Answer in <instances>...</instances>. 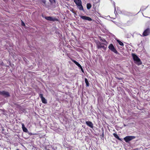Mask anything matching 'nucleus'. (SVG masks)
<instances>
[{
    "instance_id": "nucleus-1",
    "label": "nucleus",
    "mask_w": 150,
    "mask_h": 150,
    "mask_svg": "<svg viewBox=\"0 0 150 150\" xmlns=\"http://www.w3.org/2000/svg\"><path fill=\"white\" fill-rule=\"evenodd\" d=\"M132 55L135 63L138 65H141L142 64L140 59L136 54H132Z\"/></svg>"
},
{
    "instance_id": "nucleus-2",
    "label": "nucleus",
    "mask_w": 150,
    "mask_h": 150,
    "mask_svg": "<svg viewBox=\"0 0 150 150\" xmlns=\"http://www.w3.org/2000/svg\"><path fill=\"white\" fill-rule=\"evenodd\" d=\"M74 1L80 10H83V8L82 5V2L81 0H74Z\"/></svg>"
},
{
    "instance_id": "nucleus-3",
    "label": "nucleus",
    "mask_w": 150,
    "mask_h": 150,
    "mask_svg": "<svg viewBox=\"0 0 150 150\" xmlns=\"http://www.w3.org/2000/svg\"><path fill=\"white\" fill-rule=\"evenodd\" d=\"M135 137L134 136H127L125 137L124 139L126 142H127L135 139Z\"/></svg>"
},
{
    "instance_id": "nucleus-4",
    "label": "nucleus",
    "mask_w": 150,
    "mask_h": 150,
    "mask_svg": "<svg viewBox=\"0 0 150 150\" xmlns=\"http://www.w3.org/2000/svg\"><path fill=\"white\" fill-rule=\"evenodd\" d=\"M109 49L112 51L113 52L116 54H119L116 49L115 48L114 46L112 44H110L108 46Z\"/></svg>"
},
{
    "instance_id": "nucleus-5",
    "label": "nucleus",
    "mask_w": 150,
    "mask_h": 150,
    "mask_svg": "<svg viewBox=\"0 0 150 150\" xmlns=\"http://www.w3.org/2000/svg\"><path fill=\"white\" fill-rule=\"evenodd\" d=\"M96 45L98 49L102 48L105 50L106 48L104 45L103 43H101L99 42H96Z\"/></svg>"
},
{
    "instance_id": "nucleus-6",
    "label": "nucleus",
    "mask_w": 150,
    "mask_h": 150,
    "mask_svg": "<svg viewBox=\"0 0 150 150\" xmlns=\"http://www.w3.org/2000/svg\"><path fill=\"white\" fill-rule=\"evenodd\" d=\"M0 94L3 95L5 97H7L10 96V94L8 92L3 91H0Z\"/></svg>"
},
{
    "instance_id": "nucleus-7",
    "label": "nucleus",
    "mask_w": 150,
    "mask_h": 150,
    "mask_svg": "<svg viewBox=\"0 0 150 150\" xmlns=\"http://www.w3.org/2000/svg\"><path fill=\"white\" fill-rule=\"evenodd\" d=\"M150 33V30L149 28L146 29L143 32L142 36H147Z\"/></svg>"
},
{
    "instance_id": "nucleus-8",
    "label": "nucleus",
    "mask_w": 150,
    "mask_h": 150,
    "mask_svg": "<svg viewBox=\"0 0 150 150\" xmlns=\"http://www.w3.org/2000/svg\"><path fill=\"white\" fill-rule=\"evenodd\" d=\"M80 17L81 18L84 20H88L89 21H91L92 20V19L91 18L87 16H80Z\"/></svg>"
},
{
    "instance_id": "nucleus-9",
    "label": "nucleus",
    "mask_w": 150,
    "mask_h": 150,
    "mask_svg": "<svg viewBox=\"0 0 150 150\" xmlns=\"http://www.w3.org/2000/svg\"><path fill=\"white\" fill-rule=\"evenodd\" d=\"M86 123L87 126L90 127L91 128H93V124L91 122L89 121H87L86 122Z\"/></svg>"
},
{
    "instance_id": "nucleus-10",
    "label": "nucleus",
    "mask_w": 150,
    "mask_h": 150,
    "mask_svg": "<svg viewBox=\"0 0 150 150\" xmlns=\"http://www.w3.org/2000/svg\"><path fill=\"white\" fill-rule=\"evenodd\" d=\"M45 18L47 20L50 21H54L55 20V19L53 18L52 17L50 16H46L45 17Z\"/></svg>"
},
{
    "instance_id": "nucleus-11",
    "label": "nucleus",
    "mask_w": 150,
    "mask_h": 150,
    "mask_svg": "<svg viewBox=\"0 0 150 150\" xmlns=\"http://www.w3.org/2000/svg\"><path fill=\"white\" fill-rule=\"evenodd\" d=\"M22 128L23 131L25 132H28V129L25 127L24 124L23 123L22 124Z\"/></svg>"
},
{
    "instance_id": "nucleus-12",
    "label": "nucleus",
    "mask_w": 150,
    "mask_h": 150,
    "mask_svg": "<svg viewBox=\"0 0 150 150\" xmlns=\"http://www.w3.org/2000/svg\"><path fill=\"white\" fill-rule=\"evenodd\" d=\"M113 135L114 136V137H115L117 139H118L121 140V139L119 138V137L118 136V135H117V134L115 133H113Z\"/></svg>"
},
{
    "instance_id": "nucleus-13",
    "label": "nucleus",
    "mask_w": 150,
    "mask_h": 150,
    "mask_svg": "<svg viewBox=\"0 0 150 150\" xmlns=\"http://www.w3.org/2000/svg\"><path fill=\"white\" fill-rule=\"evenodd\" d=\"M41 100L42 101V102L44 103H47V100H46V99L45 98L43 97L42 98H41Z\"/></svg>"
},
{
    "instance_id": "nucleus-14",
    "label": "nucleus",
    "mask_w": 150,
    "mask_h": 150,
    "mask_svg": "<svg viewBox=\"0 0 150 150\" xmlns=\"http://www.w3.org/2000/svg\"><path fill=\"white\" fill-rule=\"evenodd\" d=\"M85 81L86 83V86H89V84L88 81L86 78H85Z\"/></svg>"
},
{
    "instance_id": "nucleus-15",
    "label": "nucleus",
    "mask_w": 150,
    "mask_h": 150,
    "mask_svg": "<svg viewBox=\"0 0 150 150\" xmlns=\"http://www.w3.org/2000/svg\"><path fill=\"white\" fill-rule=\"evenodd\" d=\"M91 7V5L90 4H88L87 5V8L88 9H90Z\"/></svg>"
},
{
    "instance_id": "nucleus-16",
    "label": "nucleus",
    "mask_w": 150,
    "mask_h": 150,
    "mask_svg": "<svg viewBox=\"0 0 150 150\" xmlns=\"http://www.w3.org/2000/svg\"><path fill=\"white\" fill-rule=\"evenodd\" d=\"M117 42H118V43H119V45H121V46H123L124 45L123 43L121 41H120L118 40H117Z\"/></svg>"
},
{
    "instance_id": "nucleus-17",
    "label": "nucleus",
    "mask_w": 150,
    "mask_h": 150,
    "mask_svg": "<svg viewBox=\"0 0 150 150\" xmlns=\"http://www.w3.org/2000/svg\"><path fill=\"white\" fill-rule=\"evenodd\" d=\"M79 67H81V65L78 62H77V63L76 64Z\"/></svg>"
},
{
    "instance_id": "nucleus-18",
    "label": "nucleus",
    "mask_w": 150,
    "mask_h": 150,
    "mask_svg": "<svg viewBox=\"0 0 150 150\" xmlns=\"http://www.w3.org/2000/svg\"><path fill=\"white\" fill-rule=\"evenodd\" d=\"M39 96L41 98L44 97L43 96V95L42 94H40L39 95Z\"/></svg>"
},
{
    "instance_id": "nucleus-19",
    "label": "nucleus",
    "mask_w": 150,
    "mask_h": 150,
    "mask_svg": "<svg viewBox=\"0 0 150 150\" xmlns=\"http://www.w3.org/2000/svg\"><path fill=\"white\" fill-rule=\"evenodd\" d=\"M22 25L24 26L25 25V24L22 21Z\"/></svg>"
},
{
    "instance_id": "nucleus-20",
    "label": "nucleus",
    "mask_w": 150,
    "mask_h": 150,
    "mask_svg": "<svg viewBox=\"0 0 150 150\" xmlns=\"http://www.w3.org/2000/svg\"><path fill=\"white\" fill-rule=\"evenodd\" d=\"M73 62L74 63H75V64H76V63H77V62H76V61H75V60H73Z\"/></svg>"
},
{
    "instance_id": "nucleus-21",
    "label": "nucleus",
    "mask_w": 150,
    "mask_h": 150,
    "mask_svg": "<svg viewBox=\"0 0 150 150\" xmlns=\"http://www.w3.org/2000/svg\"><path fill=\"white\" fill-rule=\"evenodd\" d=\"M42 2H43V3L44 4H43V5H45V1H43Z\"/></svg>"
},
{
    "instance_id": "nucleus-22",
    "label": "nucleus",
    "mask_w": 150,
    "mask_h": 150,
    "mask_svg": "<svg viewBox=\"0 0 150 150\" xmlns=\"http://www.w3.org/2000/svg\"><path fill=\"white\" fill-rule=\"evenodd\" d=\"M80 68H81L82 71L83 72V69L82 67H80Z\"/></svg>"
},
{
    "instance_id": "nucleus-23",
    "label": "nucleus",
    "mask_w": 150,
    "mask_h": 150,
    "mask_svg": "<svg viewBox=\"0 0 150 150\" xmlns=\"http://www.w3.org/2000/svg\"><path fill=\"white\" fill-rule=\"evenodd\" d=\"M114 6L115 8V2H114Z\"/></svg>"
},
{
    "instance_id": "nucleus-24",
    "label": "nucleus",
    "mask_w": 150,
    "mask_h": 150,
    "mask_svg": "<svg viewBox=\"0 0 150 150\" xmlns=\"http://www.w3.org/2000/svg\"><path fill=\"white\" fill-rule=\"evenodd\" d=\"M118 79L119 80H121L122 79L121 78H118Z\"/></svg>"
},
{
    "instance_id": "nucleus-25",
    "label": "nucleus",
    "mask_w": 150,
    "mask_h": 150,
    "mask_svg": "<svg viewBox=\"0 0 150 150\" xmlns=\"http://www.w3.org/2000/svg\"><path fill=\"white\" fill-rule=\"evenodd\" d=\"M124 126H126V125H125V124H124Z\"/></svg>"
},
{
    "instance_id": "nucleus-26",
    "label": "nucleus",
    "mask_w": 150,
    "mask_h": 150,
    "mask_svg": "<svg viewBox=\"0 0 150 150\" xmlns=\"http://www.w3.org/2000/svg\"><path fill=\"white\" fill-rule=\"evenodd\" d=\"M16 150H19V149H17Z\"/></svg>"
},
{
    "instance_id": "nucleus-27",
    "label": "nucleus",
    "mask_w": 150,
    "mask_h": 150,
    "mask_svg": "<svg viewBox=\"0 0 150 150\" xmlns=\"http://www.w3.org/2000/svg\"><path fill=\"white\" fill-rule=\"evenodd\" d=\"M140 35H141V36H142V35H141L140 34Z\"/></svg>"
}]
</instances>
